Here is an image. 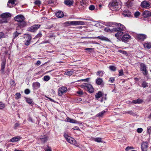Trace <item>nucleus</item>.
Instances as JSON below:
<instances>
[{
    "mask_svg": "<svg viewBox=\"0 0 151 151\" xmlns=\"http://www.w3.org/2000/svg\"><path fill=\"white\" fill-rule=\"evenodd\" d=\"M106 24V25L109 27H111L112 25H114L118 27H116L112 29V31L117 32L115 34V36L116 37H118L122 35L124 33V32L122 31L125 30V27L119 23L109 22L107 23Z\"/></svg>",
    "mask_w": 151,
    "mask_h": 151,
    "instance_id": "1",
    "label": "nucleus"
},
{
    "mask_svg": "<svg viewBox=\"0 0 151 151\" xmlns=\"http://www.w3.org/2000/svg\"><path fill=\"white\" fill-rule=\"evenodd\" d=\"M11 16V14L9 13L5 12L2 13L0 15V23H7V19Z\"/></svg>",
    "mask_w": 151,
    "mask_h": 151,
    "instance_id": "2",
    "label": "nucleus"
},
{
    "mask_svg": "<svg viewBox=\"0 0 151 151\" xmlns=\"http://www.w3.org/2000/svg\"><path fill=\"white\" fill-rule=\"evenodd\" d=\"M122 31L124 32L123 34L122 35L119 36V37L116 38H121V36H122L121 38L122 41L124 42H127L129 40L131 39V37L129 35L126 33V32H127V31L126 27L125 30Z\"/></svg>",
    "mask_w": 151,
    "mask_h": 151,
    "instance_id": "3",
    "label": "nucleus"
},
{
    "mask_svg": "<svg viewBox=\"0 0 151 151\" xmlns=\"http://www.w3.org/2000/svg\"><path fill=\"white\" fill-rule=\"evenodd\" d=\"M110 9L114 11H117L119 10V8L118 7V3L116 0L113 1L112 2L109 4Z\"/></svg>",
    "mask_w": 151,
    "mask_h": 151,
    "instance_id": "4",
    "label": "nucleus"
},
{
    "mask_svg": "<svg viewBox=\"0 0 151 151\" xmlns=\"http://www.w3.org/2000/svg\"><path fill=\"white\" fill-rule=\"evenodd\" d=\"M64 136L65 138L69 143L77 147L78 146V145H77L76 141L73 138L70 137L66 134H64Z\"/></svg>",
    "mask_w": 151,
    "mask_h": 151,
    "instance_id": "5",
    "label": "nucleus"
},
{
    "mask_svg": "<svg viewBox=\"0 0 151 151\" xmlns=\"http://www.w3.org/2000/svg\"><path fill=\"white\" fill-rule=\"evenodd\" d=\"M143 16L145 18V20L148 21H151V12L147 10H145L142 13Z\"/></svg>",
    "mask_w": 151,
    "mask_h": 151,
    "instance_id": "6",
    "label": "nucleus"
},
{
    "mask_svg": "<svg viewBox=\"0 0 151 151\" xmlns=\"http://www.w3.org/2000/svg\"><path fill=\"white\" fill-rule=\"evenodd\" d=\"M141 6L142 8H146L151 6V0H145L141 2Z\"/></svg>",
    "mask_w": 151,
    "mask_h": 151,
    "instance_id": "7",
    "label": "nucleus"
},
{
    "mask_svg": "<svg viewBox=\"0 0 151 151\" xmlns=\"http://www.w3.org/2000/svg\"><path fill=\"white\" fill-rule=\"evenodd\" d=\"M82 88L85 89H87L88 92L91 93L94 92V88L92 85L89 83H86L82 86Z\"/></svg>",
    "mask_w": 151,
    "mask_h": 151,
    "instance_id": "8",
    "label": "nucleus"
},
{
    "mask_svg": "<svg viewBox=\"0 0 151 151\" xmlns=\"http://www.w3.org/2000/svg\"><path fill=\"white\" fill-rule=\"evenodd\" d=\"M140 71L145 76L147 75V71L146 65L145 64L141 63L140 65Z\"/></svg>",
    "mask_w": 151,
    "mask_h": 151,
    "instance_id": "9",
    "label": "nucleus"
},
{
    "mask_svg": "<svg viewBox=\"0 0 151 151\" xmlns=\"http://www.w3.org/2000/svg\"><path fill=\"white\" fill-rule=\"evenodd\" d=\"M40 24H34L30 27L28 29V30L31 32H35L40 27Z\"/></svg>",
    "mask_w": 151,
    "mask_h": 151,
    "instance_id": "10",
    "label": "nucleus"
},
{
    "mask_svg": "<svg viewBox=\"0 0 151 151\" xmlns=\"http://www.w3.org/2000/svg\"><path fill=\"white\" fill-rule=\"evenodd\" d=\"M67 91V88L65 86H62L58 89V94L59 96H61L63 94Z\"/></svg>",
    "mask_w": 151,
    "mask_h": 151,
    "instance_id": "11",
    "label": "nucleus"
},
{
    "mask_svg": "<svg viewBox=\"0 0 151 151\" xmlns=\"http://www.w3.org/2000/svg\"><path fill=\"white\" fill-rule=\"evenodd\" d=\"M14 19L18 23L22 20H25V18L23 15L19 14L15 16L14 18Z\"/></svg>",
    "mask_w": 151,
    "mask_h": 151,
    "instance_id": "12",
    "label": "nucleus"
},
{
    "mask_svg": "<svg viewBox=\"0 0 151 151\" xmlns=\"http://www.w3.org/2000/svg\"><path fill=\"white\" fill-rule=\"evenodd\" d=\"M27 25V23L25 21V20H22L17 23L18 27L20 28L26 27Z\"/></svg>",
    "mask_w": 151,
    "mask_h": 151,
    "instance_id": "13",
    "label": "nucleus"
},
{
    "mask_svg": "<svg viewBox=\"0 0 151 151\" xmlns=\"http://www.w3.org/2000/svg\"><path fill=\"white\" fill-rule=\"evenodd\" d=\"M21 137L19 136H17L12 137L9 140V142H14L19 141L21 139Z\"/></svg>",
    "mask_w": 151,
    "mask_h": 151,
    "instance_id": "14",
    "label": "nucleus"
},
{
    "mask_svg": "<svg viewBox=\"0 0 151 151\" xmlns=\"http://www.w3.org/2000/svg\"><path fill=\"white\" fill-rule=\"evenodd\" d=\"M147 143L146 142H143L141 144L142 151H147Z\"/></svg>",
    "mask_w": 151,
    "mask_h": 151,
    "instance_id": "15",
    "label": "nucleus"
},
{
    "mask_svg": "<svg viewBox=\"0 0 151 151\" xmlns=\"http://www.w3.org/2000/svg\"><path fill=\"white\" fill-rule=\"evenodd\" d=\"M96 82L98 85H103L104 84L103 81L101 78H97L96 80Z\"/></svg>",
    "mask_w": 151,
    "mask_h": 151,
    "instance_id": "16",
    "label": "nucleus"
},
{
    "mask_svg": "<svg viewBox=\"0 0 151 151\" xmlns=\"http://www.w3.org/2000/svg\"><path fill=\"white\" fill-rule=\"evenodd\" d=\"M55 15L56 16L59 18L62 17L64 16L63 12L60 11H58V12H56Z\"/></svg>",
    "mask_w": 151,
    "mask_h": 151,
    "instance_id": "17",
    "label": "nucleus"
},
{
    "mask_svg": "<svg viewBox=\"0 0 151 151\" xmlns=\"http://www.w3.org/2000/svg\"><path fill=\"white\" fill-rule=\"evenodd\" d=\"M122 14L125 17H129L131 15V13L129 11H124L123 12Z\"/></svg>",
    "mask_w": 151,
    "mask_h": 151,
    "instance_id": "18",
    "label": "nucleus"
},
{
    "mask_svg": "<svg viewBox=\"0 0 151 151\" xmlns=\"http://www.w3.org/2000/svg\"><path fill=\"white\" fill-rule=\"evenodd\" d=\"M65 121L66 122H69L72 123H77V121L76 120L71 119L69 117H67Z\"/></svg>",
    "mask_w": 151,
    "mask_h": 151,
    "instance_id": "19",
    "label": "nucleus"
},
{
    "mask_svg": "<svg viewBox=\"0 0 151 151\" xmlns=\"http://www.w3.org/2000/svg\"><path fill=\"white\" fill-rule=\"evenodd\" d=\"M32 85L33 88L35 89H37L40 88V83L38 82L33 83Z\"/></svg>",
    "mask_w": 151,
    "mask_h": 151,
    "instance_id": "20",
    "label": "nucleus"
},
{
    "mask_svg": "<svg viewBox=\"0 0 151 151\" xmlns=\"http://www.w3.org/2000/svg\"><path fill=\"white\" fill-rule=\"evenodd\" d=\"M147 37L146 35L143 34H139L137 35V38L140 40H143Z\"/></svg>",
    "mask_w": 151,
    "mask_h": 151,
    "instance_id": "21",
    "label": "nucleus"
},
{
    "mask_svg": "<svg viewBox=\"0 0 151 151\" xmlns=\"http://www.w3.org/2000/svg\"><path fill=\"white\" fill-rule=\"evenodd\" d=\"M40 138L43 142H45L47 140V136L45 135H41L40 137Z\"/></svg>",
    "mask_w": 151,
    "mask_h": 151,
    "instance_id": "22",
    "label": "nucleus"
},
{
    "mask_svg": "<svg viewBox=\"0 0 151 151\" xmlns=\"http://www.w3.org/2000/svg\"><path fill=\"white\" fill-rule=\"evenodd\" d=\"M85 24V22L83 21H74V25H83Z\"/></svg>",
    "mask_w": 151,
    "mask_h": 151,
    "instance_id": "23",
    "label": "nucleus"
},
{
    "mask_svg": "<svg viewBox=\"0 0 151 151\" xmlns=\"http://www.w3.org/2000/svg\"><path fill=\"white\" fill-rule=\"evenodd\" d=\"M97 38L101 40L105 41H108L109 40L108 38L103 36L100 35L98 36L97 37Z\"/></svg>",
    "mask_w": 151,
    "mask_h": 151,
    "instance_id": "24",
    "label": "nucleus"
},
{
    "mask_svg": "<svg viewBox=\"0 0 151 151\" xmlns=\"http://www.w3.org/2000/svg\"><path fill=\"white\" fill-rule=\"evenodd\" d=\"M143 45L145 48L149 49L151 47V44L150 43H145L143 44Z\"/></svg>",
    "mask_w": 151,
    "mask_h": 151,
    "instance_id": "25",
    "label": "nucleus"
},
{
    "mask_svg": "<svg viewBox=\"0 0 151 151\" xmlns=\"http://www.w3.org/2000/svg\"><path fill=\"white\" fill-rule=\"evenodd\" d=\"M64 3L67 5L71 6L73 4V2L71 0H65Z\"/></svg>",
    "mask_w": 151,
    "mask_h": 151,
    "instance_id": "26",
    "label": "nucleus"
},
{
    "mask_svg": "<svg viewBox=\"0 0 151 151\" xmlns=\"http://www.w3.org/2000/svg\"><path fill=\"white\" fill-rule=\"evenodd\" d=\"M73 70H71L65 72L64 73V74L65 75H66L68 76H71L73 74Z\"/></svg>",
    "mask_w": 151,
    "mask_h": 151,
    "instance_id": "27",
    "label": "nucleus"
},
{
    "mask_svg": "<svg viewBox=\"0 0 151 151\" xmlns=\"http://www.w3.org/2000/svg\"><path fill=\"white\" fill-rule=\"evenodd\" d=\"M47 1L48 4H56L57 1V0H47Z\"/></svg>",
    "mask_w": 151,
    "mask_h": 151,
    "instance_id": "28",
    "label": "nucleus"
},
{
    "mask_svg": "<svg viewBox=\"0 0 151 151\" xmlns=\"http://www.w3.org/2000/svg\"><path fill=\"white\" fill-rule=\"evenodd\" d=\"M15 0H9L8 1L7 4V6L9 7H11L12 6L10 5V4H11V5H13L15 4Z\"/></svg>",
    "mask_w": 151,
    "mask_h": 151,
    "instance_id": "29",
    "label": "nucleus"
},
{
    "mask_svg": "<svg viewBox=\"0 0 151 151\" xmlns=\"http://www.w3.org/2000/svg\"><path fill=\"white\" fill-rule=\"evenodd\" d=\"M6 62L4 61H3L1 63V70L2 72L4 71V70L5 67Z\"/></svg>",
    "mask_w": 151,
    "mask_h": 151,
    "instance_id": "30",
    "label": "nucleus"
},
{
    "mask_svg": "<svg viewBox=\"0 0 151 151\" xmlns=\"http://www.w3.org/2000/svg\"><path fill=\"white\" fill-rule=\"evenodd\" d=\"M26 101L30 105L32 106L33 104V101L32 99L27 98L26 99Z\"/></svg>",
    "mask_w": 151,
    "mask_h": 151,
    "instance_id": "31",
    "label": "nucleus"
},
{
    "mask_svg": "<svg viewBox=\"0 0 151 151\" xmlns=\"http://www.w3.org/2000/svg\"><path fill=\"white\" fill-rule=\"evenodd\" d=\"M102 96V92L101 91H99L95 95V97L96 99H98L99 98L101 97Z\"/></svg>",
    "mask_w": 151,
    "mask_h": 151,
    "instance_id": "32",
    "label": "nucleus"
},
{
    "mask_svg": "<svg viewBox=\"0 0 151 151\" xmlns=\"http://www.w3.org/2000/svg\"><path fill=\"white\" fill-rule=\"evenodd\" d=\"M104 74L103 71H99L97 72L96 75L99 77H102Z\"/></svg>",
    "mask_w": 151,
    "mask_h": 151,
    "instance_id": "33",
    "label": "nucleus"
},
{
    "mask_svg": "<svg viewBox=\"0 0 151 151\" xmlns=\"http://www.w3.org/2000/svg\"><path fill=\"white\" fill-rule=\"evenodd\" d=\"M93 140L95 142H102V139L100 137H96L93 138Z\"/></svg>",
    "mask_w": 151,
    "mask_h": 151,
    "instance_id": "34",
    "label": "nucleus"
},
{
    "mask_svg": "<svg viewBox=\"0 0 151 151\" xmlns=\"http://www.w3.org/2000/svg\"><path fill=\"white\" fill-rule=\"evenodd\" d=\"M21 34L20 32H18L17 31L15 32L13 34V37L15 38L18 37L19 34Z\"/></svg>",
    "mask_w": 151,
    "mask_h": 151,
    "instance_id": "35",
    "label": "nucleus"
},
{
    "mask_svg": "<svg viewBox=\"0 0 151 151\" xmlns=\"http://www.w3.org/2000/svg\"><path fill=\"white\" fill-rule=\"evenodd\" d=\"M66 24H68V26L74 25V21H67L65 22Z\"/></svg>",
    "mask_w": 151,
    "mask_h": 151,
    "instance_id": "36",
    "label": "nucleus"
},
{
    "mask_svg": "<svg viewBox=\"0 0 151 151\" xmlns=\"http://www.w3.org/2000/svg\"><path fill=\"white\" fill-rule=\"evenodd\" d=\"M106 112V111L104 110H103L101 112L97 114V116L99 117H102Z\"/></svg>",
    "mask_w": 151,
    "mask_h": 151,
    "instance_id": "37",
    "label": "nucleus"
},
{
    "mask_svg": "<svg viewBox=\"0 0 151 151\" xmlns=\"http://www.w3.org/2000/svg\"><path fill=\"white\" fill-rule=\"evenodd\" d=\"M50 77L49 76H45L44 77L43 80L45 81H47L50 79Z\"/></svg>",
    "mask_w": 151,
    "mask_h": 151,
    "instance_id": "38",
    "label": "nucleus"
},
{
    "mask_svg": "<svg viewBox=\"0 0 151 151\" xmlns=\"http://www.w3.org/2000/svg\"><path fill=\"white\" fill-rule=\"evenodd\" d=\"M109 68L111 71H114L116 70V68L114 66L112 65L109 66Z\"/></svg>",
    "mask_w": 151,
    "mask_h": 151,
    "instance_id": "39",
    "label": "nucleus"
},
{
    "mask_svg": "<svg viewBox=\"0 0 151 151\" xmlns=\"http://www.w3.org/2000/svg\"><path fill=\"white\" fill-rule=\"evenodd\" d=\"M140 15V13L139 12L137 11L134 14V15L135 17L137 18Z\"/></svg>",
    "mask_w": 151,
    "mask_h": 151,
    "instance_id": "40",
    "label": "nucleus"
},
{
    "mask_svg": "<svg viewBox=\"0 0 151 151\" xmlns=\"http://www.w3.org/2000/svg\"><path fill=\"white\" fill-rule=\"evenodd\" d=\"M142 85V86L143 88H145L148 86L147 83L145 81L143 82Z\"/></svg>",
    "mask_w": 151,
    "mask_h": 151,
    "instance_id": "41",
    "label": "nucleus"
},
{
    "mask_svg": "<svg viewBox=\"0 0 151 151\" xmlns=\"http://www.w3.org/2000/svg\"><path fill=\"white\" fill-rule=\"evenodd\" d=\"M95 6L94 5H90L89 7V9L91 11L95 9Z\"/></svg>",
    "mask_w": 151,
    "mask_h": 151,
    "instance_id": "42",
    "label": "nucleus"
},
{
    "mask_svg": "<svg viewBox=\"0 0 151 151\" xmlns=\"http://www.w3.org/2000/svg\"><path fill=\"white\" fill-rule=\"evenodd\" d=\"M5 107V104L2 102H0V109H2Z\"/></svg>",
    "mask_w": 151,
    "mask_h": 151,
    "instance_id": "43",
    "label": "nucleus"
},
{
    "mask_svg": "<svg viewBox=\"0 0 151 151\" xmlns=\"http://www.w3.org/2000/svg\"><path fill=\"white\" fill-rule=\"evenodd\" d=\"M15 95L16 96V99H18L20 98L21 96V94L20 93H17L15 94Z\"/></svg>",
    "mask_w": 151,
    "mask_h": 151,
    "instance_id": "44",
    "label": "nucleus"
},
{
    "mask_svg": "<svg viewBox=\"0 0 151 151\" xmlns=\"http://www.w3.org/2000/svg\"><path fill=\"white\" fill-rule=\"evenodd\" d=\"M45 151H52L50 147L48 146H47V147L45 149Z\"/></svg>",
    "mask_w": 151,
    "mask_h": 151,
    "instance_id": "45",
    "label": "nucleus"
},
{
    "mask_svg": "<svg viewBox=\"0 0 151 151\" xmlns=\"http://www.w3.org/2000/svg\"><path fill=\"white\" fill-rule=\"evenodd\" d=\"M119 76H121L124 75L123 70L122 69L119 70Z\"/></svg>",
    "mask_w": 151,
    "mask_h": 151,
    "instance_id": "46",
    "label": "nucleus"
},
{
    "mask_svg": "<svg viewBox=\"0 0 151 151\" xmlns=\"http://www.w3.org/2000/svg\"><path fill=\"white\" fill-rule=\"evenodd\" d=\"M76 93L79 95H82L83 94V91L81 90L76 92Z\"/></svg>",
    "mask_w": 151,
    "mask_h": 151,
    "instance_id": "47",
    "label": "nucleus"
},
{
    "mask_svg": "<svg viewBox=\"0 0 151 151\" xmlns=\"http://www.w3.org/2000/svg\"><path fill=\"white\" fill-rule=\"evenodd\" d=\"M143 129L141 128H138L137 129V132L138 133H141L142 132Z\"/></svg>",
    "mask_w": 151,
    "mask_h": 151,
    "instance_id": "48",
    "label": "nucleus"
},
{
    "mask_svg": "<svg viewBox=\"0 0 151 151\" xmlns=\"http://www.w3.org/2000/svg\"><path fill=\"white\" fill-rule=\"evenodd\" d=\"M134 148L132 147H127L125 149V150L126 151H129V150L131 149H133Z\"/></svg>",
    "mask_w": 151,
    "mask_h": 151,
    "instance_id": "49",
    "label": "nucleus"
},
{
    "mask_svg": "<svg viewBox=\"0 0 151 151\" xmlns=\"http://www.w3.org/2000/svg\"><path fill=\"white\" fill-rule=\"evenodd\" d=\"M82 100V99L80 98H77L75 99V101L77 103L81 101Z\"/></svg>",
    "mask_w": 151,
    "mask_h": 151,
    "instance_id": "50",
    "label": "nucleus"
},
{
    "mask_svg": "<svg viewBox=\"0 0 151 151\" xmlns=\"http://www.w3.org/2000/svg\"><path fill=\"white\" fill-rule=\"evenodd\" d=\"M136 101L137 104H140L143 101V100L139 99H137L136 100Z\"/></svg>",
    "mask_w": 151,
    "mask_h": 151,
    "instance_id": "51",
    "label": "nucleus"
},
{
    "mask_svg": "<svg viewBox=\"0 0 151 151\" xmlns=\"http://www.w3.org/2000/svg\"><path fill=\"white\" fill-rule=\"evenodd\" d=\"M30 41L29 40H27L26 41H25L24 42V44L27 46H28L29 45L30 43Z\"/></svg>",
    "mask_w": 151,
    "mask_h": 151,
    "instance_id": "52",
    "label": "nucleus"
},
{
    "mask_svg": "<svg viewBox=\"0 0 151 151\" xmlns=\"http://www.w3.org/2000/svg\"><path fill=\"white\" fill-rule=\"evenodd\" d=\"M30 93V91L29 89H27L25 90L24 93L26 94H28Z\"/></svg>",
    "mask_w": 151,
    "mask_h": 151,
    "instance_id": "53",
    "label": "nucleus"
},
{
    "mask_svg": "<svg viewBox=\"0 0 151 151\" xmlns=\"http://www.w3.org/2000/svg\"><path fill=\"white\" fill-rule=\"evenodd\" d=\"M42 35L41 33H39L37 34L35 37V38H39L42 36Z\"/></svg>",
    "mask_w": 151,
    "mask_h": 151,
    "instance_id": "54",
    "label": "nucleus"
},
{
    "mask_svg": "<svg viewBox=\"0 0 151 151\" xmlns=\"http://www.w3.org/2000/svg\"><path fill=\"white\" fill-rule=\"evenodd\" d=\"M125 113L131 115H132L133 114V112L132 111H127L125 112Z\"/></svg>",
    "mask_w": 151,
    "mask_h": 151,
    "instance_id": "55",
    "label": "nucleus"
},
{
    "mask_svg": "<svg viewBox=\"0 0 151 151\" xmlns=\"http://www.w3.org/2000/svg\"><path fill=\"white\" fill-rule=\"evenodd\" d=\"M27 40L30 41L32 39L31 36L30 35H28V34H27Z\"/></svg>",
    "mask_w": 151,
    "mask_h": 151,
    "instance_id": "56",
    "label": "nucleus"
},
{
    "mask_svg": "<svg viewBox=\"0 0 151 151\" xmlns=\"http://www.w3.org/2000/svg\"><path fill=\"white\" fill-rule=\"evenodd\" d=\"M19 125V123H16L14 125V129H16L17 128Z\"/></svg>",
    "mask_w": 151,
    "mask_h": 151,
    "instance_id": "57",
    "label": "nucleus"
},
{
    "mask_svg": "<svg viewBox=\"0 0 151 151\" xmlns=\"http://www.w3.org/2000/svg\"><path fill=\"white\" fill-rule=\"evenodd\" d=\"M147 132L149 134H150L151 133V127H148L147 128Z\"/></svg>",
    "mask_w": 151,
    "mask_h": 151,
    "instance_id": "58",
    "label": "nucleus"
},
{
    "mask_svg": "<svg viewBox=\"0 0 151 151\" xmlns=\"http://www.w3.org/2000/svg\"><path fill=\"white\" fill-rule=\"evenodd\" d=\"M35 3L36 5H40L41 4V2L40 1L37 0L35 2Z\"/></svg>",
    "mask_w": 151,
    "mask_h": 151,
    "instance_id": "59",
    "label": "nucleus"
},
{
    "mask_svg": "<svg viewBox=\"0 0 151 151\" xmlns=\"http://www.w3.org/2000/svg\"><path fill=\"white\" fill-rule=\"evenodd\" d=\"M109 81H110L111 83H113L114 81V79L112 77L110 78H109Z\"/></svg>",
    "mask_w": 151,
    "mask_h": 151,
    "instance_id": "60",
    "label": "nucleus"
},
{
    "mask_svg": "<svg viewBox=\"0 0 151 151\" xmlns=\"http://www.w3.org/2000/svg\"><path fill=\"white\" fill-rule=\"evenodd\" d=\"M73 129L74 130H79L80 131V129L79 128V127L78 126H75L74 127V128H73Z\"/></svg>",
    "mask_w": 151,
    "mask_h": 151,
    "instance_id": "61",
    "label": "nucleus"
},
{
    "mask_svg": "<svg viewBox=\"0 0 151 151\" xmlns=\"http://www.w3.org/2000/svg\"><path fill=\"white\" fill-rule=\"evenodd\" d=\"M104 31L107 32H110L111 30L108 27H106L104 29Z\"/></svg>",
    "mask_w": 151,
    "mask_h": 151,
    "instance_id": "62",
    "label": "nucleus"
},
{
    "mask_svg": "<svg viewBox=\"0 0 151 151\" xmlns=\"http://www.w3.org/2000/svg\"><path fill=\"white\" fill-rule=\"evenodd\" d=\"M119 52L121 53H122L123 54H125L126 53V52L125 51L122 50H119Z\"/></svg>",
    "mask_w": 151,
    "mask_h": 151,
    "instance_id": "63",
    "label": "nucleus"
},
{
    "mask_svg": "<svg viewBox=\"0 0 151 151\" xmlns=\"http://www.w3.org/2000/svg\"><path fill=\"white\" fill-rule=\"evenodd\" d=\"M92 50V48H86L85 49L86 50H87L89 52H90L91 50Z\"/></svg>",
    "mask_w": 151,
    "mask_h": 151,
    "instance_id": "64",
    "label": "nucleus"
}]
</instances>
